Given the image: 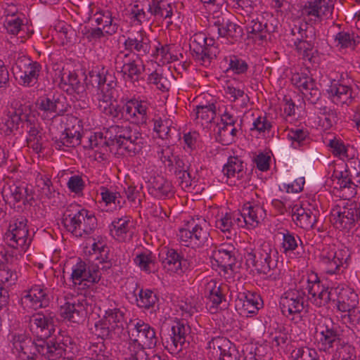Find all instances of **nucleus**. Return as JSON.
<instances>
[{
  "label": "nucleus",
  "instance_id": "nucleus-61",
  "mask_svg": "<svg viewBox=\"0 0 360 360\" xmlns=\"http://www.w3.org/2000/svg\"><path fill=\"white\" fill-rule=\"evenodd\" d=\"M105 103L102 109V105L99 104V108L106 115L112 117L113 119L120 120L124 119V106L119 104H114L111 102Z\"/></svg>",
  "mask_w": 360,
  "mask_h": 360
},
{
  "label": "nucleus",
  "instance_id": "nucleus-38",
  "mask_svg": "<svg viewBox=\"0 0 360 360\" xmlns=\"http://www.w3.org/2000/svg\"><path fill=\"white\" fill-rule=\"evenodd\" d=\"M335 46L339 49L354 50L360 43V37L354 32L340 31L334 38Z\"/></svg>",
  "mask_w": 360,
  "mask_h": 360
},
{
  "label": "nucleus",
  "instance_id": "nucleus-36",
  "mask_svg": "<svg viewBox=\"0 0 360 360\" xmlns=\"http://www.w3.org/2000/svg\"><path fill=\"white\" fill-rule=\"evenodd\" d=\"M25 124L28 133L27 142L38 153L43 148L42 134L39 129V124L34 122V119L32 120L30 118L25 120Z\"/></svg>",
  "mask_w": 360,
  "mask_h": 360
},
{
  "label": "nucleus",
  "instance_id": "nucleus-49",
  "mask_svg": "<svg viewBox=\"0 0 360 360\" xmlns=\"http://www.w3.org/2000/svg\"><path fill=\"white\" fill-rule=\"evenodd\" d=\"M25 20L23 14L6 16L4 25L8 33L16 35L22 30V27L25 25L24 23Z\"/></svg>",
  "mask_w": 360,
  "mask_h": 360
},
{
  "label": "nucleus",
  "instance_id": "nucleus-41",
  "mask_svg": "<svg viewBox=\"0 0 360 360\" xmlns=\"http://www.w3.org/2000/svg\"><path fill=\"white\" fill-rule=\"evenodd\" d=\"M135 290H134V296L135 297L136 304L140 308L150 309L153 307L158 301L156 294L149 289H140L138 294L136 293L138 283L135 284Z\"/></svg>",
  "mask_w": 360,
  "mask_h": 360
},
{
  "label": "nucleus",
  "instance_id": "nucleus-24",
  "mask_svg": "<svg viewBox=\"0 0 360 360\" xmlns=\"http://www.w3.org/2000/svg\"><path fill=\"white\" fill-rule=\"evenodd\" d=\"M146 8L149 9L152 20H165L167 26L172 25V17L173 15L174 5L167 0H146Z\"/></svg>",
  "mask_w": 360,
  "mask_h": 360
},
{
  "label": "nucleus",
  "instance_id": "nucleus-1",
  "mask_svg": "<svg viewBox=\"0 0 360 360\" xmlns=\"http://www.w3.org/2000/svg\"><path fill=\"white\" fill-rule=\"evenodd\" d=\"M54 316L46 311L37 312L30 317L29 326L30 331L35 337L34 348L37 352L49 360H56L66 354L68 343L71 339L57 340L51 338L55 332Z\"/></svg>",
  "mask_w": 360,
  "mask_h": 360
},
{
  "label": "nucleus",
  "instance_id": "nucleus-29",
  "mask_svg": "<svg viewBox=\"0 0 360 360\" xmlns=\"http://www.w3.org/2000/svg\"><path fill=\"white\" fill-rule=\"evenodd\" d=\"M318 211L305 209L302 206L295 205L292 209V220L296 225L304 229H312L316 222Z\"/></svg>",
  "mask_w": 360,
  "mask_h": 360
},
{
  "label": "nucleus",
  "instance_id": "nucleus-57",
  "mask_svg": "<svg viewBox=\"0 0 360 360\" xmlns=\"http://www.w3.org/2000/svg\"><path fill=\"white\" fill-rule=\"evenodd\" d=\"M297 52L302 56L304 60H308L310 63H314V42L313 39H309L301 43L294 44Z\"/></svg>",
  "mask_w": 360,
  "mask_h": 360
},
{
  "label": "nucleus",
  "instance_id": "nucleus-34",
  "mask_svg": "<svg viewBox=\"0 0 360 360\" xmlns=\"http://www.w3.org/2000/svg\"><path fill=\"white\" fill-rule=\"evenodd\" d=\"M237 302L236 305H241L243 309L248 314H255L262 307L260 295L250 291L240 292Z\"/></svg>",
  "mask_w": 360,
  "mask_h": 360
},
{
  "label": "nucleus",
  "instance_id": "nucleus-19",
  "mask_svg": "<svg viewBox=\"0 0 360 360\" xmlns=\"http://www.w3.org/2000/svg\"><path fill=\"white\" fill-rule=\"evenodd\" d=\"M333 6L329 0H307L302 7V15L314 22H320L332 13Z\"/></svg>",
  "mask_w": 360,
  "mask_h": 360
},
{
  "label": "nucleus",
  "instance_id": "nucleus-13",
  "mask_svg": "<svg viewBox=\"0 0 360 360\" xmlns=\"http://www.w3.org/2000/svg\"><path fill=\"white\" fill-rule=\"evenodd\" d=\"M160 258L165 269L173 273H182L195 266L196 260L193 258H184L177 250L165 248L160 254Z\"/></svg>",
  "mask_w": 360,
  "mask_h": 360
},
{
  "label": "nucleus",
  "instance_id": "nucleus-10",
  "mask_svg": "<svg viewBox=\"0 0 360 360\" xmlns=\"http://www.w3.org/2000/svg\"><path fill=\"white\" fill-rule=\"evenodd\" d=\"M3 197L14 207L32 206L35 202V191L32 185L25 182L13 183L4 190Z\"/></svg>",
  "mask_w": 360,
  "mask_h": 360
},
{
  "label": "nucleus",
  "instance_id": "nucleus-8",
  "mask_svg": "<svg viewBox=\"0 0 360 360\" xmlns=\"http://www.w3.org/2000/svg\"><path fill=\"white\" fill-rule=\"evenodd\" d=\"M247 25L246 31L249 34H252V38L259 40H266L268 35L274 33L277 30V21L273 15L268 13L254 14L252 17L245 19Z\"/></svg>",
  "mask_w": 360,
  "mask_h": 360
},
{
  "label": "nucleus",
  "instance_id": "nucleus-3",
  "mask_svg": "<svg viewBox=\"0 0 360 360\" xmlns=\"http://www.w3.org/2000/svg\"><path fill=\"white\" fill-rule=\"evenodd\" d=\"M246 264L253 266L259 274H268L278 263V251L269 243L264 242L258 248L247 252Z\"/></svg>",
  "mask_w": 360,
  "mask_h": 360
},
{
  "label": "nucleus",
  "instance_id": "nucleus-59",
  "mask_svg": "<svg viewBox=\"0 0 360 360\" xmlns=\"http://www.w3.org/2000/svg\"><path fill=\"white\" fill-rule=\"evenodd\" d=\"M196 221L194 219L188 221L185 225V227L181 228L179 231L178 237L181 242L185 243L186 246H190L191 238L194 236V231L195 232Z\"/></svg>",
  "mask_w": 360,
  "mask_h": 360
},
{
  "label": "nucleus",
  "instance_id": "nucleus-47",
  "mask_svg": "<svg viewBox=\"0 0 360 360\" xmlns=\"http://www.w3.org/2000/svg\"><path fill=\"white\" fill-rule=\"evenodd\" d=\"M135 264L143 271L150 274L155 271V256L152 252H142L134 259Z\"/></svg>",
  "mask_w": 360,
  "mask_h": 360
},
{
  "label": "nucleus",
  "instance_id": "nucleus-53",
  "mask_svg": "<svg viewBox=\"0 0 360 360\" xmlns=\"http://www.w3.org/2000/svg\"><path fill=\"white\" fill-rule=\"evenodd\" d=\"M101 198L106 205L113 203L115 207L120 209L125 203V200L122 198L119 192H112L106 187H101Z\"/></svg>",
  "mask_w": 360,
  "mask_h": 360
},
{
  "label": "nucleus",
  "instance_id": "nucleus-18",
  "mask_svg": "<svg viewBox=\"0 0 360 360\" xmlns=\"http://www.w3.org/2000/svg\"><path fill=\"white\" fill-rule=\"evenodd\" d=\"M131 342L136 340L143 349L145 347L155 348L158 342L155 329L141 320H138L134 324V328L131 330Z\"/></svg>",
  "mask_w": 360,
  "mask_h": 360
},
{
  "label": "nucleus",
  "instance_id": "nucleus-5",
  "mask_svg": "<svg viewBox=\"0 0 360 360\" xmlns=\"http://www.w3.org/2000/svg\"><path fill=\"white\" fill-rule=\"evenodd\" d=\"M27 221V218L22 215L14 216L11 219L4 236L8 246L15 249L21 248L23 251L28 248L32 238L29 236Z\"/></svg>",
  "mask_w": 360,
  "mask_h": 360
},
{
  "label": "nucleus",
  "instance_id": "nucleus-30",
  "mask_svg": "<svg viewBox=\"0 0 360 360\" xmlns=\"http://www.w3.org/2000/svg\"><path fill=\"white\" fill-rule=\"evenodd\" d=\"M239 217L243 218V221L246 225H250L255 227L266 217L265 210L259 205L252 204L248 202L244 204L242 212L239 214Z\"/></svg>",
  "mask_w": 360,
  "mask_h": 360
},
{
  "label": "nucleus",
  "instance_id": "nucleus-58",
  "mask_svg": "<svg viewBox=\"0 0 360 360\" xmlns=\"http://www.w3.org/2000/svg\"><path fill=\"white\" fill-rule=\"evenodd\" d=\"M301 286H304V290L306 291V293H308V297H316L319 291L325 288L323 285H321L317 275H311L310 277H308L305 283H303Z\"/></svg>",
  "mask_w": 360,
  "mask_h": 360
},
{
  "label": "nucleus",
  "instance_id": "nucleus-42",
  "mask_svg": "<svg viewBox=\"0 0 360 360\" xmlns=\"http://www.w3.org/2000/svg\"><path fill=\"white\" fill-rule=\"evenodd\" d=\"M328 146L334 156L338 157L342 160H347L353 157L355 150L353 147L345 145L340 139H333L329 141Z\"/></svg>",
  "mask_w": 360,
  "mask_h": 360
},
{
  "label": "nucleus",
  "instance_id": "nucleus-35",
  "mask_svg": "<svg viewBox=\"0 0 360 360\" xmlns=\"http://www.w3.org/2000/svg\"><path fill=\"white\" fill-rule=\"evenodd\" d=\"M171 340L176 349L180 351L186 342V336L190 333V326L184 321L177 320L172 326Z\"/></svg>",
  "mask_w": 360,
  "mask_h": 360
},
{
  "label": "nucleus",
  "instance_id": "nucleus-48",
  "mask_svg": "<svg viewBox=\"0 0 360 360\" xmlns=\"http://www.w3.org/2000/svg\"><path fill=\"white\" fill-rule=\"evenodd\" d=\"M288 139L291 141L292 146L297 148L309 142V134L303 129H291L288 130Z\"/></svg>",
  "mask_w": 360,
  "mask_h": 360
},
{
  "label": "nucleus",
  "instance_id": "nucleus-60",
  "mask_svg": "<svg viewBox=\"0 0 360 360\" xmlns=\"http://www.w3.org/2000/svg\"><path fill=\"white\" fill-rule=\"evenodd\" d=\"M97 226V219L94 214L86 210L84 214V220H82L80 226L81 236L91 234Z\"/></svg>",
  "mask_w": 360,
  "mask_h": 360
},
{
  "label": "nucleus",
  "instance_id": "nucleus-6",
  "mask_svg": "<svg viewBox=\"0 0 360 360\" xmlns=\"http://www.w3.org/2000/svg\"><path fill=\"white\" fill-rule=\"evenodd\" d=\"M189 46L194 60L204 66H209L219 53L214 39L207 38L203 32L193 34L190 39Z\"/></svg>",
  "mask_w": 360,
  "mask_h": 360
},
{
  "label": "nucleus",
  "instance_id": "nucleus-46",
  "mask_svg": "<svg viewBox=\"0 0 360 360\" xmlns=\"http://www.w3.org/2000/svg\"><path fill=\"white\" fill-rule=\"evenodd\" d=\"M205 293L209 300L215 307L222 304L223 302H226L223 288L220 285L218 286L214 281L207 283Z\"/></svg>",
  "mask_w": 360,
  "mask_h": 360
},
{
  "label": "nucleus",
  "instance_id": "nucleus-7",
  "mask_svg": "<svg viewBox=\"0 0 360 360\" xmlns=\"http://www.w3.org/2000/svg\"><path fill=\"white\" fill-rule=\"evenodd\" d=\"M12 70L20 85L32 87L38 82L41 65L30 57L22 55L17 58Z\"/></svg>",
  "mask_w": 360,
  "mask_h": 360
},
{
  "label": "nucleus",
  "instance_id": "nucleus-2",
  "mask_svg": "<svg viewBox=\"0 0 360 360\" xmlns=\"http://www.w3.org/2000/svg\"><path fill=\"white\" fill-rule=\"evenodd\" d=\"M89 141L91 148L103 143L106 146H117L123 148L131 156L139 153L146 143L141 134L129 125H112L103 133L91 136Z\"/></svg>",
  "mask_w": 360,
  "mask_h": 360
},
{
  "label": "nucleus",
  "instance_id": "nucleus-43",
  "mask_svg": "<svg viewBox=\"0 0 360 360\" xmlns=\"http://www.w3.org/2000/svg\"><path fill=\"white\" fill-rule=\"evenodd\" d=\"M197 220L195 232L194 231V236L191 238V245L201 247L209 240V224L204 219Z\"/></svg>",
  "mask_w": 360,
  "mask_h": 360
},
{
  "label": "nucleus",
  "instance_id": "nucleus-28",
  "mask_svg": "<svg viewBox=\"0 0 360 360\" xmlns=\"http://www.w3.org/2000/svg\"><path fill=\"white\" fill-rule=\"evenodd\" d=\"M148 188L149 193L158 199L169 198L174 193L172 183L162 176L151 178Z\"/></svg>",
  "mask_w": 360,
  "mask_h": 360
},
{
  "label": "nucleus",
  "instance_id": "nucleus-9",
  "mask_svg": "<svg viewBox=\"0 0 360 360\" xmlns=\"http://www.w3.org/2000/svg\"><path fill=\"white\" fill-rule=\"evenodd\" d=\"M330 221L340 230L349 231L356 224L360 226V203L352 202L333 209L330 214Z\"/></svg>",
  "mask_w": 360,
  "mask_h": 360
},
{
  "label": "nucleus",
  "instance_id": "nucleus-16",
  "mask_svg": "<svg viewBox=\"0 0 360 360\" xmlns=\"http://www.w3.org/2000/svg\"><path fill=\"white\" fill-rule=\"evenodd\" d=\"M89 18H93L97 25H102L108 36L116 34L120 27L118 20L112 15V12L108 8L96 7L94 4H90Z\"/></svg>",
  "mask_w": 360,
  "mask_h": 360
},
{
  "label": "nucleus",
  "instance_id": "nucleus-22",
  "mask_svg": "<svg viewBox=\"0 0 360 360\" xmlns=\"http://www.w3.org/2000/svg\"><path fill=\"white\" fill-rule=\"evenodd\" d=\"M85 305V300L77 297L66 300L60 307V316L70 322L79 323L84 318Z\"/></svg>",
  "mask_w": 360,
  "mask_h": 360
},
{
  "label": "nucleus",
  "instance_id": "nucleus-20",
  "mask_svg": "<svg viewBox=\"0 0 360 360\" xmlns=\"http://www.w3.org/2000/svg\"><path fill=\"white\" fill-rule=\"evenodd\" d=\"M130 56V53L120 52L115 57V67L126 81L134 83L139 80L143 70Z\"/></svg>",
  "mask_w": 360,
  "mask_h": 360
},
{
  "label": "nucleus",
  "instance_id": "nucleus-14",
  "mask_svg": "<svg viewBox=\"0 0 360 360\" xmlns=\"http://www.w3.org/2000/svg\"><path fill=\"white\" fill-rule=\"evenodd\" d=\"M64 101H66V98L62 94L46 95L37 98L36 107L42 116L53 118L56 115H62L66 112L63 104Z\"/></svg>",
  "mask_w": 360,
  "mask_h": 360
},
{
  "label": "nucleus",
  "instance_id": "nucleus-27",
  "mask_svg": "<svg viewBox=\"0 0 360 360\" xmlns=\"http://www.w3.org/2000/svg\"><path fill=\"white\" fill-rule=\"evenodd\" d=\"M212 27L217 29L220 37L233 41H238L243 35L242 27L226 17H217Z\"/></svg>",
  "mask_w": 360,
  "mask_h": 360
},
{
  "label": "nucleus",
  "instance_id": "nucleus-17",
  "mask_svg": "<svg viewBox=\"0 0 360 360\" xmlns=\"http://www.w3.org/2000/svg\"><path fill=\"white\" fill-rule=\"evenodd\" d=\"M304 286L286 291L281 297L280 307L283 314H300L304 308L306 291Z\"/></svg>",
  "mask_w": 360,
  "mask_h": 360
},
{
  "label": "nucleus",
  "instance_id": "nucleus-50",
  "mask_svg": "<svg viewBox=\"0 0 360 360\" xmlns=\"http://www.w3.org/2000/svg\"><path fill=\"white\" fill-rule=\"evenodd\" d=\"M299 244L300 246L302 245V242L298 236L289 231H286L285 233H283L282 248L284 250V253L287 254L299 249ZM300 248L302 249V247Z\"/></svg>",
  "mask_w": 360,
  "mask_h": 360
},
{
  "label": "nucleus",
  "instance_id": "nucleus-64",
  "mask_svg": "<svg viewBox=\"0 0 360 360\" xmlns=\"http://www.w3.org/2000/svg\"><path fill=\"white\" fill-rule=\"evenodd\" d=\"M294 360H319L315 349L309 347H300L292 352Z\"/></svg>",
  "mask_w": 360,
  "mask_h": 360
},
{
  "label": "nucleus",
  "instance_id": "nucleus-51",
  "mask_svg": "<svg viewBox=\"0 0 360 360\" xmlns=\"http://www.w3.org/2000/svg\"><path fill=\"white\" fill-rule=\"evenodd\" d=\"M103 319L108 322L112 329L123 327L124 314L118 308L108 309L105 311Z\"/></svg>",
  "mask_w": 360,
  "mask_h": 360
},
{
  "label": "nucleus",
  "instance_id": "nucleus-32",
  "mask_svg": "<svg viewBox=\"0 0 360 360\" xmlns=\"http://www.w3.org/2000/svg\"><path fill=\"white\" fill-rule=\"evenodd\" d=\"M84 213H86V209L77 210L75 213H72L71 209L68 208L62 219V224L66 230L77 237L81 236V231L79 230H80L82 220H84Z\"/></svg>",
  "mask_w": 360,
  "mask_h": 360
},
{
  "label": "nucleus",
  "instance_id": "nucleus-25",
  "mask_svg": "<svg viewBox=\"0 0 360 360\" xmlns=\"http://www.w3.org/2000/svg\"><path fill=\"white\" fill-rule=\"evenodd\" d=\"M49 300L48 289L43 285H34L22 297L21 303L37 309L47 306Z\"/></svg>",
  "mask_w": 360,
  "mask_h": 360
},
{
  "label": "nucleus",
  "instance_id": "nucleus-31",
  "mask_svg": "<svg viewBox=\"0 0 360 360\" xmlns=\"http://www.w3.org/2000/svg\"><path fill=\"white\" fill-rule=\"evenodd\" d=\"M329 97L336 104L349 103L352 100V91L350 86L340 84L338 81L333 80L326 89Z\"/></svg>",
  "mask_w": 360,
  "mask_h": 360
},
{
  "label": "nucleus",
  "instance_id": "nucleus-45",
  "mask_svg": "<svg viewBox=\"0 0 360 360\" xmlns=\"http://www.w3.org/2000/svg\"><path fill=\"white\" fill-rule=\"evenodd\" d=\"M8 337L13 347L18 352L26 354L29 347L33 346L34 347V339L32 340V338L25 333H12Z\"/></svg>",
  "mask_w": 360,
  "mask_h": 360
},
{
  "label": "nucleus",
  "instance_id": "nucleus-15",
  "mask_svg": "<svg viewBox=\"0 0 360 360\" xmlns=\"http://www.w3.org/2000/svg\"><path fill=\"white\" fill-rule=\"evenodd\" d=\"M292 84L304 96L308 101L316 104L321 98V91L311 76L304 72H297L291 77Z\"/></svg>",
  "mask_w": 360,
  "mask_h": 360
},
{
  "label": "nucleus",
  "instance_id": "nucleus-63",
  "mask_svg": "<svg viewBox=\"0 0 360 360\" xmlns=\"http://www.w3.org/2000/svg\"><path fill=\"white\" fill-rule=\"evenodd\" d=\"M129 354L127 357L125 358V360H146L147 355L143 349L141 347L140 343L137 342L136 340H134L133 342L129 343Z\"/></svg>",
  "mask_w": 360,
  "mask_h": 360
},
{
  "label": "nucleus",
  "instance_id": "nucleus-33",
  "mask_svg": "<svg viewBox=\"0 0 360 360\" xmlns=\"http://www.w3.org/2000/svg\"><path fill=\"white\" fill-rule=\"evenodd\" d=\"M131 221L130 217L124 216L120 218H115L109 225V231L110 235L117 240L124 241L131 228Z\"/></svg>",
  "mask_w": 360,
  "mask_h": 360
},
{
  "label": "nucleus",
  "instance_id": "nucleus-52",
  "mask_svg": "<svg viewBox=\"0 0 360 360\" xmlns=\"http://www.w3.org/2000/svg\"><path fill=\"white\" fill-rule=\"evenodd\" d=\"M195 110L196 118H200L205 123H211L216 116V105L214 103L197 105Z\"/></svg>",
  "mask_w": 360,
  "mask_h": 360
},
{
  "label": "nucleus",
  "instance_id": "nucleus-11",
  "mask_svg": "<svg viewBox=\"0 0 360 360\" xmlns=\"http://www.w3.org/2000/svg\"><path fill=\"white\" fill-rule=\"evenodd\" d=\"M316 330V333H319L318 345L321 351L330 353L334 347H338L340 342L344 341L340 338V334L330 319L325 318L321 320Z\"/></svg>",
  "mask_w": 360,
  "mask_h": 360
},
{
  "label": "nucleus",
  "instance_id": "nucleus-40",
  "mask_svg": "<svg viewBox=\"0 0 360 360\" xmlns=\"http://www.w3.org/2000/svg\"><path fill=\"white\" fill-rule=\"evenodd\" d=\"M235 224H237L238 226H243L239 217V214L226 213L222 214L215 221L216 228L224 233L229 234L231 233L233 230L234 231L233 226Z\"/></svg>",
  "mask_w": 360,
  "mask_h": 360
},
{
  "label": "nucleus",
  "instance_id": "nucleus-23",
  "mask_svg": "<svg viewBox=\"0 0 360 360\" xmlns=\"http://www.w3.org/2000/svg\"><path fill=\"white\" fill-rule=\"evenodd\" d=\"M236 248L231 244H221L215 247L210 256L223 270H233L236 263Z\"/></svg>",
  "mask_w": 360,
  "mask_h": 360
},
{
  "label": "nucleus",
  "instance_id": "nucleus-37",
  "mask_svg": "<svg viewBox=\"0 0 360 360\" xmlns=\"http://www.w3.org/2000/svg\"><path fill=\"white\" fill-rule=\"evenodd\" d=\"M82 134L77 131L66 128L60 138L54 140L53 146L57 150H63V147H75L81 143Z\"/></svg>",
  "mask_w": 360,
  "mask_h": 360
},
{
  "label": "nucleus",
  "instance_id": "nucleus-44",
  "mask_svg": "<svg viewBox=\"0 0 360 360\" xmlns=\"http://www.w3.org/2000/svg\"><path fill=\"white\" fill-rule=\"evenodd\" d=\"M331 352L333 360H357L355 347L345 340L340 342Z\"/></svg>",
  "mask_w": 360,
  "mask_h": 360
},
{
  "label": "nucleus",
  "instance_id": "nucleus-4",
  "mask_svg": "<svg viewBox=\"0 0 360 360\" xmlns=\"http://www.w3.org/2000/svg\"><path fill=\"white\" fill-rule=\"evenodd\" d=\"M350 259L349 250L344 247L336 250L333 245L324 247L319 256V261L328 274H340L348 266Z\"/></svg>",
  "mask_w": 360,
  "mask_h": 360
},
{
  "label": "nucleus",
  "instance_id": "nucleus-39",
  "mask_svg": "<svg viewBox=\"0 0 360 360\" xmlns=\"http://www.w3.org/2000/svg\"><path fill=\"white\" fill-rule=\"evenodd\" d=\"M222 172L228 178L236 176L238 179H240L245 173L244 162L238 156H231L229 158L227 163L224 165Z\"/></svg>",
  "mask_w": 360,
  "mask_h": 360
},
{
  "label": "nucleus",
  "instance_id": "nucleus-56",
  "mask_svg": "<svg viewBox=\"0 0 360 360\" xmlns=\"http://www.w3.org/2000/svg\"><path fill=\"white\" fill-rule=\"evenodd\" d=\"M37 186L41 189L43 194L49 199L54 198L59 193L53 186L51 179L46 176H41L37 178Z\"/></svg>",
  "mask_w": 360,
  "mask_h": 360
},
{
  "label": "nucleus",
  "instance_id": "nucleus-21",
  "mask_svg": "<svg viewBox=\"0 0 360 360\" xmlns=\"http://www.w3.org/2000/svg\"><path fill=\"white\" fill-rule=\"evenodd\" d=\"M101 278L99 267L96 264L87 265L79 260L72 268L71 278L75 285H80L82 281L98 283Z\"/></svg>",
  "mask_w": 360,
  "mask_h": 360
},
{
  "label": "nucleus",
  "instance_id": "nucleus-54",
  "mask_svg": "<svg viewBox=\"0 0 360 360\" xmlns=\"http://www.w3.org/2000/svg\"><path fill=\"white\" fill-rule=\"evenodd\" d=\"M145 5L146 1L143 3L136 4L133 6L131 11V18L139 23L152 20L150 10L146 9Z\"/></svg>",
  "mask_w": 360,
  "mask_h": 360
},
{
  "label": "nucleus",
  "instance_id": "nucleus-62",
  "mask_svg": "<svg viewBox=\"0 0 360 360\" xmlns=\"http://www.w3.org/2000/svg\"><path fill=\"white\" fill-rule=\"evenodd\" d=\"M172 121L169 119L162 120L161 118L154 121V131L162 139H169L171 135Z\"/></svg>",
  "mask_w": 360,
  "mask_h": 360
},
{
  "label": "nucleus",
  "instance_id": "nucleus-12",
  "mask_svg": "<svg viewBox=\"0 0 360 360\" xmlns=\"http://www.w3.org/2000/svg\"><path fill=\"white\" fill-rule=\"evenodd\" d=\"M333 177L338 180L340 188H350L360 186V160L355 157L349 158L344 171L335 170Z\"/></svg>",
  "mask_w": 360,
  "mask_h": 360
},
{
  "label": "nucleus",
  "instance_id": "nucleus-26",
  "mask_svg": "<svg viewBox=\"0 0 360 360\" xmlns=\"http://www.w3.org/2000/svg\"><path fill=\"white\" fill-rule=\"evenodd\" d=\"M126 50L136 53L139 56L148 54L150 50V40L146 32L140 31L129 36L124 42Z\"/></svg>",
  "mask_w": 360,
  "mask_h": 360
},
{
  "label": "nucleus",
  "instance_id": "nucleus-55",
  "mask_svg": "<svg viewBox=\"0 0 360 360\" xmlns=\"http://www.w3.org/2000/svg\"><path fill=\"white\" fill-rule=\"evenodd\" d=\"M308 26L307 23L295 24L290 29L291 34L295 37L293 39L294 44L301 43L309 39H313V36L309 35Z\"/></svg>",
  "mask_w": 360,
  "mask_h": 360
}]
</instances>
